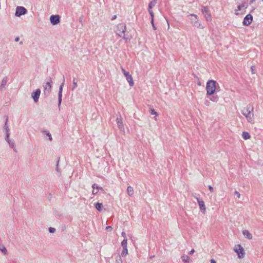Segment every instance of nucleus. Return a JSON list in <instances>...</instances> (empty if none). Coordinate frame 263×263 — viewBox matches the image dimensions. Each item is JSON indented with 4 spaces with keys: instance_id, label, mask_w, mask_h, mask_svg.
<instances>
[{
    "instance_id": "nucleus-1",
    "label": "nucleus",
    "mask_w": 263,
    "mask_h": 263,
    "mask_svg": "<svg viewBox=\"0 0 263 263\" xmlns=\"http://www.w3.org/2000/svg\"><path fill=\"white\" fill-rule=\"evenodd\" d=\"M253 111L254 107L250 104L246 106L241 111V114L246 117L248 122L251 124H254L255 123V118Z\"/></svg>"
},
{
    "instance_id": "nucleus-2",
    "label": "nucleus",
    "mask_w": 263,
    "mask_h": 263,
    "mask_svg": "<svg viewBox=\"0 0 263 263\" xmlns=\"http://www.w3.org/2000/svg\"><path fill=\"white\" fill-rule=\"evenodd\" d=\"M205 89L206 95L208 96H212L216 91L220 90V86L216 81L210 80L206 82Z\"/></svg>"
},
{
    "instance_id": "nucleus-3",
    "label": "nucleus",
    "mask_w": 263,
    "mask_h": 263,
    "mask_svg": "<svg viewBox=\"0 0 263 263\" xmlns=\"http://www.w3.org/2000/svg\"><path fill=\"white\" fill-rule=\"evenodd\" d=\"M248 7L247 3L242 2L237 4L236 7L234 9V13L236 15H241L245 13Z\"/></svg>"
},
{
    "instance_id": "nucleus-4",
    "label": "nucleus",
    "mask_w": 263,
    "mask_h": 263,
    "mask_svg": "<svg viewBox=\"0 0 263 263\" xmlns=\"http://www.w3.org/2000/svg\"><path fill=\"white\" fill-rule=\"evenodd\" d=\"M126 31V26L124 24H119L116 26L115 32L116 34L120 37L123 38L125 40H127V38L125 36V32Z\"/></svg>"
},
{
    "instance_id": "nucleus-5",
    "label": "nucleus",
    "mask_w": 263,
    "mask_h": 263,
    "mask_svg": "<svg viewBox=\"0 0 263 263\" xmlns=\"http://www.w3.org/2000/svg\"><path fill=\"white\" fill-rule=\"evenodd\" d=\"M189 16L190 17V19L193 26L201 29L204 28V27L201 25V22L196 14L191 13L189 14Z\"/></svg>"
},
{
    "instance_id": "nucleus-6",
    "label": "nucleus",
    "mask_w": 263,
    "mask_h": 263,
    "mask_svg": "<svg viewBox=\"0 0 263 263\" xmlns=\"http://www.w3.org/2000/svg\"><path fill=\"white\" fill-rule=\"evenodd\" d=\"M234 252L237 254L239 258H243L245 256L244 249L240 245H236L234 247Z\"/></svg>"
},
{
    "instance_id": "nucleus-7",
    "label": "nucleus",
    "mask_w": 263,
    "mask_h": 263,
    "mask_svg": "<svg viewBox=\"0 0 263 263\" xmlns=\"http://www.w3.org/2000/svg\"><path fill=\"white\" fill-rule=\"evenodd\" d=\"M122 71L124 74V76L126 77L127 81L128 82L129 85L130 86H133L134 85V82L133 80V77L130 73L126 71L123 67H121Z\"/></svg>"
},
{
    "instance_id": "nucleus-8",
    "label": "nucleus",
    "mask_w": 263,
    "mask_h": 263,
    "mask_svg": "<svg viewBox=\"0 0 263 263\" xmlns=\"http://www.w3.org/2000/svg\"><path fill=\"white\" fill-rule=\"evenodd\" d=\"M116 122L118 125V127L120 130L123 133H125V128L124 124L123 122V118L120 115L117 116L116 118Z\"/></svg>"
},
{
    "instance_id": "nucleus-9",
    "label": "nucleus",
    "mask_w": 263,
    "mask_h": 263,
    "mask_svg": "<svg viewBox=\"0 0 263 263\" xmlns=\"http://www.w3.org/2000/svg\"><path fill=\"white\" fill-rule=\"evenodd\" d=\"M27 11L26 9L22 6H18L16 8L15 15L17 17H20L21 16L26 14Z\"/></svg>"
},
{
    "instance_id": "nucleus-10",
    "label": "nucleus",
    "mask_w": 263,
    "mask_h": 263,
    "mask_svg": "<svg viewBox=\"0 0 263 263\" xmlns=\"http://www.w3.org/2000/svg\"><path fill=\"white\" fill-rule=\"evenodd\" d=\"M253 21V16L251 14H248L245 17L243 20V25L248 26L250 25Z\"/></svg>"
},
{
    "instance_id": "nucleus-11",
    "label": "nucleus",
    "mask_w": 263,
    "mask_h": 263,
    "mask_svg": "<svg viewBox=\"0 0 263 263\" xmlns=\"http://www.w3.org/2000/svg\"><path fill=\"white\" fill-rule=\"evenodd\" d=\"M201 11L207 21H211L212 19L211 15L207 7H204L202 8Z\"/></svg>"
},
{
    "instance_id": "nucleus-12",
    "label": "nucleus",
    "mask_w": 263,
    "mask_h": 263,
    "mask_svg": "<svg viewBox=\"0 0 263 263\" xmlns=\"http://www.w3.org/2000/svg\"><path fill=\"white\" fill-rule=\"evenodd\" d=\"M65 83V79L64 78H63V82L62 83L60 88H59V91L58 94V106L60 107L61 104L62 102V90H63V87Z\"/></svg>"
},
{
    "instance_id": "nucleus-13",
    "label": "nucleus",
    "mask_w": 263,
    "mask_h": 263,
    "mask_svg": "<svg viewBox=\"0 0 263 263\" xmlns=\"http://www.w3.org/2000/svg\"><path fill=\"white\" fill-rule=\"evenodd\" d=\"M41 95V90L40 89H36L34 91L31 93V97L33 99L34 102L36 103L39 101Z\"/></svg>"
},
{
    "instance_id": "nucleus-14",
    "label": "nucleus",
    "mask_w": 263,
    "mask_h": 263,
    "mask_svg": "<svg viewBox=\"0 0 263 263\" xmlns=\"http://www.w3.org/2000/svg\"><path fill=\"white\" fill-rule=\"evenodd\" d=\"M196 199L199 205L200 210L202 213L204 214L206 211V207L204 201L200 199L199 198H196Z\"/></svg>"
},
{
    "instance_id": "nucleus-15",
    "label": "nucleus",
    "mask_w": 263,
    "mask_h": 263,
    "mask_svg": "<svg viewBox=\"0 0 263 263\" xmlns=\"http://www.w3.org/2000/svg\"><path fill=\"white\" fill-rule=\"evenodd\" d=\"M50 21L53 25H55L60 22V16L58 15H52L50 17Z\"/></svg>"
},
{
    "instance_id": "nucleus-16",
    "label": "nucleus",
    "mask_w": 263,
    "mask_h": 263,
    "mask_svg": "<svg viewBox=\"0 0 263 263\" xmlns=\"http://www.w3.org/2000/svg\"><path fill=\"white\" fill-rule=\"evenodd\" d=\"M52 81L51 79H49V80L45 83L44 86L45 92L49 93L50 92L52 88Z\"/></svg>"
},
{
    "instance_id": "nucleus-17",
    "label": "nucleus",
    "mask_w": 263,
    "mask_h": 263,
    "mask_svg": "<svg viewBox=\"0 0 263 263\" xmlns=\"http://www.w3.org/2000/svg\"><path fill=\"white\" fill-rule=\"evenodd\" d=\"M8 82V78L7 77H4L2 79L1 83V85H0V89L1 90H3L6 88V86Z\"/></svg>"
},
{
    "instance_id": "nucleus-18",
    "label": "nucleus",
    "mask_w": 263,
    "mask_h": 263,
    "mask_svg": "<svg viewBox=\"0 0 263 263\" xmlns=\"http://www.w3.org/2000/svg\"><path fill=\"white\" fill-rule=\"evenodd\" d=\"M92 193L93 195H96L98 193L99 190H102V187L99 186L97 184H93L92 186Z\"/></svg>"
},
{
    "instance_id": "nucleus-19",
    "label": "nucleus",
    "mask_w": 263,
    "mask_h": 263,
    "mask_svg": "<svg viewBox=\"0 0 263 263\" xmlns=\"http://www.w3.org/2000/svg\"><path fill=\"white\" fill-rule=\"evenodd\" d=\"M181 259L184 263H192V260L190 257L186 255H182L181 256Z\"/></svg>"
},
{
    "instance_id": "nucleus-20",
    "label": "nucleus",
    "mask_w": 263,
    "mask_h": 263,
    "mask_svg": "<svg viewBox=\"0 0 263 263\" xmlns=\"http://www.w3.org/2000/svg\"><path fill=\"white\" fill-rule=\"evenodd\" d=\"M242 234L244 236L248 239H252L253 238L252 235L249 232L248 230H245L242 231Z\"/></svg>"
},
{
    "instance_id": "nucleus-21",
    "label": "nucleus",
    "mask_w": 263,
    "mask_h": 263,
    "mask_svg": "<svg viewBox=\"0 0 263 263\" xmlns=\"http://www.w3.org/2000/svg\"><path fill=\"white\" fill-rule=\"evenodd\" d=\"M127 193L128 195L130 197L132 196L134 193V190L133 187L131 186H128L127 187Z\"/></svg>"
},
{
    "instance_id": "nucleus-22",
    "label": "nucleus",
    "mask_w": 263,
    "mask_h": 263,
    "mask_svg": "<svg viewBox=\"0 0 263 263\" xmlns=\"http://www.w3.org/2000/svg\"><path fill=\"white\" fill-rule=\"evenodd\" d=\"M157 1L158 0H152L148 4V9H152L157 4Z\"/></svg>"
},
{
    "instance_id": "nucleus-23",
    "label": "nucleus",
    "mask_w": 263,
    "mask_h": 263,
    "mask_svg": "<svg viewBox=\"0 0 263 263\" xmlns=\"http://www.w3.org/2000/svg\"><path fill=\"white\" fill-rule=\"evenodd\" d=\"M242 137L243 139L248 140L250 138V135L249 133L246 132H243L242 134Z\"/></svg>"
},
{
    "instance_id": "nucleus-24",
    "label": "nucleus",
    "mask_w": 263,
    "mask_h": 263,
    "mask_svg": "<svg viewBox=\"0 0 263 263\" xmlns=\"http://www.w3.org/2000/svg\"><path fill=\"white\" fill-rule=\"evenodd\" d=\"M95 208L99 211H101L102 210L103 204L102 203L97 202L95 204Z\"/></svg>"
},
{
    "instance_id": "nucleus-25",
    "label": "nucleus",
    "mask_w": 263,
    "mask_h": 263,
    "mask_svg": "<svg viewBox=\"0 0 263 263\" xmlns=\"http://www.w3.org/2000/svg\"><path fill=\"white\" fill-rule=\"evenodd\" d=\"M8 143L9 145L10 148L13 149V150L16 152V148L15 146V143L13 140H12L8 142Z\"/></svg>"
},
{
    "instance_id": "nucleus-26",
    "label": "nucleus",
    "mask_w": 263,
    "mask_h": 263,
    "mask_svg": "<svg viewBox=\"0 0 263 263\" xmlns=\"http://www.w3.org/2000/svg\"><path fill=\"white\" fill-rule=\"evenodd\" d=\"M44 136L48 137L49 141H51L52 138L51 134L47 130L44 131Z\"/></svg>"
},
{
    "instance_id": "nucleus-27",
    "label": "nucleus",
    "mask_w": 263,
    "mask_h": 263,
    "mask_svg": "<svg viewBox=\"0 0 263 263\" xmlns=\"http://www.w3.org/2000/svg\"><path fill=\"white\" fill-rule=\"evenodd\" d=\"M128 253L127 248H123L121 252V255L122 256H126Z\"/></svg>"
},
{
    "instance_id": "nucleus-28",
    "label": "nucleus",
    "mask_w": 263,
    "mask_h": 263,
    "mask_svg": "<svg viewBox=\"0 0 263 263\" xmlns=\"http://www.w3.org/2000/svg\"><path fill=\"white\" fill-rule=\"evenodd\" d=\"M0 250L4 254H6L7 250L5 246L0 245Z\"/></svg>"
},
{
    "instance_id": "nucleus-29",
    "label": "nucleus",
    "mask_w": 263,
    "mask_h": 263,
    "mask_svg": "<svg viewBox=\"0 0 263 263\" xmlns=\"http://www.w3.org/2000/svg\"><path fill=\"white\" fill-rule=\"evenodd\" d=\"M121 246L123 247V248H127V239L123 240V241L121 243Z\"/></svg>"
},
{
    "instance_id": "nucleus-30",
    "label": "nucleus",
    "mask_w": 263,
    "mask_h": 263,
    "mask_svg": "<svg viewBox=\"0 0 263 263\" xmlns=\"http://www.w3.org/2000/svg\"><path fill=\"white\" fill-rule=\"evenodd\" d=\"M116 263H123L122 259L120 256H118L116 257Z\"/></svg>"
},
{
    "instance_id": "nucleus-31",
    "label": "nucleus",
    "mask_w": 263,
    "mask_h": 263,
    "mask_svg": "<svg viewBox=\"0 0 263 263\" xmlns=\"http://www.w3.org/2000/svg\"><path fill=\"white\" fill-rule=\"evenodd\" d=\"M210 100L213 102H217L218 101V97L217 96H213L210 99Z\"/></svg>"
},
{
    "instance_id": "nucleus-32",
    "label": "nucleus",
    "mask_w": 263,
    "mask_h": 263,
    "mask_svg": "<svg viewBox=\"0 0 263 263\" xmlns=\"http://www.w3.org/2000/svg\"><path fill=\"white\" fill-rule=\"evenodd\" d=\"M72 83H73V87H72V90H74L75 88H76L78 86V84H77V81L76 80V79H74L73 80V82H72Z\"/></svg>"
},
{
    "instance_id": "nucleus-33",
    "label": "nucleus",
    "mask_w": 263,
    "mask_h": 263,
    "mask_svg": "<svg viewBox=\"0 0 263 263\" xmlns=\"http://www.w3.org/2000/svg\"><path fill=\"white\" fill-rule=\"evenodd\" d=\"M4 129L5 131L6 134L10 133L9 128L8 126L7 125V122L5 123V125L4 127Z\"/></svg>"
},
{
    "instance_id": "nucleus-34",
    "label": "nucleus",
    "mask_w": 263,
    "mask_h": 263,
    "mask_svg": "<svg viewBox=\"0 0 263 263\" xmlns=\"http://www.w3.org/2000/svg\"><path fill=\"white\" fill-rule=\"evenodd\" d=\"M5 140L7 142L12 140V139L10 138V133L6 134Z\"/></svg>"
},
{
    "instance_id": "nucleus-35",
    "label": "nucleus",
    "mask_w": 263,
    "mask_h": 263,
    "mask_svg": "<svg viewBox=\"0 0 263 263\" xmlns=\"http://www.w3.org/2000/svg\"><path fill=\"white\" fill-rule=\"evenodd\" d=\"M150 112L153 115H155L156 116L158 115V114L157 113V112L155 111V110L154 109L151 108L150 109Z\"/></svg>"
},
{
    "instance_id": "nucleus-36",
    "label": "nucleus",
    "mask_w": 263,
    "mask_h": 263,
    "mask_svg": "<svg viewBox=\"0 0 263 263\" xmlns=\"http://www.w3.org/2000/svg\"><path fill=\"white\" fill-rule=\"evenodd\" d=\"M151 24H152V27L153 28V29L155 30L157 29V28L155 26V24H154V19H153V18H151Z\"/></svg>"
},
{
    "instance_id": "nucleus-37",
    "label": "nucleus",
    "mask_w": 263,
    "mask_h": 263,
    "mask_svg": "<svg viewBox=\"0 0 263 263\" xmlns=\"http://www.w3.org/2000/svg\"><path fill=\"white\" fill-rule=\"evenodd\" d=\"M148 12H149V14L151 16V17L153 18V19H154V14L153 12L152 11V9H148Z\"/></svg>"
},
{
    "instance_id": "nucleus-38",
    "label": "nucleus",
    "mask_w": 263,
    "mask_h": 263,
    "mask_svg": "<svg viewBox=\"0 0 263 263\" xmlns=\"http://www.w3.org/2000/svg\"><path fill=\"white\" fill-rule=\"evenodd\" d=\"M49 232L51 233H53L55 232V229L54 228L50 227L49 228Z\"/></svg>"
},
{
    "instance_id": "nucleus-39",
    "label": "nucleus",
    "mask_w": 263,
    "mask_h": 263,
    "mask_svg": "<svg viewBox=\"0 0 263 263\" xmlns=\"http://www.w3.org/2000/svg\"><path fill=\"white\" fill-rule=\"evenodd\" d=\"M234 194L235 195H236V196L238 197V198H240V194L239 193V192L236 191L234 192Z\"/></svg>"
},
{
    "instance_id": "nucleus-40",
    "label": "nucleus",
    "mask_w": 263,
    "mask_h": 263,
    "mask_svg": "<svg viewBox=\"0 0 263 263\" xmlns=\"http://www.w3.org/2000/svg\"><path fill=\"white\" fill-rule=\"evenodd\" d=\"M121 235L122 236V237H123L124 238V239L123 240H125V239H127L126 238V234L124 232H122L121 233Z\"/></svg>"
},
{
    "instance_id": "nucleus-41",
    "label": "nucleus",
    "mask_w": 263,
    "mask_h": 263,
    "mask_svg": "<svg viewBox=\"0 0 263 263\" xmlns=\"http://www.w3.org/2000/svg\"><path fill=\"white\" fill-rule=\"evenodd\" d=\"M208 188L211 192H213L214 191L213 187L211 185H209L208 186Z\"/></svg>"
},
{
    "instance_id": "nucleus-42",
    "label": "nucleus",
    "mask_w": 263,
    "mask_h": 263,
    "mask_svg": "<svg viewBox=\"0 0 263 263\" xmlns=\"http://www.w3.org/2000/svg\"><path fill=\"white\" fill-rule=\"evenodd\" d=\"M106 230L108 231H111L112 230V227L111 226H107L105 228Z\"/></svg>"
},
{
    "instance_id": "nucleus-43",
    "label": "nucleus",
    "mask_w": 263,
    "mask_h": 263,
    "mask_svg": "<svg viewBox=\"0 0 263 263\" xmlns=\"http://www.w3.org/2000/svg\"><path fill=\"white\" fill-rule=\"evenodd\" d=\"M194 252H195V250H194V249H192V250L189 252V254L191 255V254H193Z\"/></svg>"
},
{
    "instance_id": "nucleus-44",
    "label": "nucleus",
    "mask_w": 263,
    "mask_h": 263,
    "mask_svg": "<svg viewBox=\"0 0 263 263\" xmlns=\"http://www.w3.org/2000/svg\"><path fill=\"white\" fill-rule=\"evenodd\" d=\"M210 263H216V262L214 259H212L210 260Z\"/></svg>"
},
{
    "instance_id": "nucleus-45",
    "label": "nucleus",
    "mask_w": 263,
    "mask_h": 263,
    "mask_svg": "<svg viewBox=\"0 0 263 263\" xmlns=\"http://www.w3.org/2000/svg\"><path fill=\"white\" fill-rule=\"evenodd\" d=\"M19 40H20V37H16L15 38L14 41L15 42H18L19 41Z\"/></svg>"
},
{
    "instance_id": "nucleus-46",
    "label": "nucleus",
    "mask_w": 263,
    "mask_h": 263,
    "mask_svg": "<svg viewBox=\"0 0 263 263\" xmlns=\"http://www.w3.org/2000/svg\"><path fill=\"white\" fill-rule=\"evenodd\" d=\"M255 0H251L250 1V4H252L254 2Z\"/></svg>"
},
{
    "instance_id": "nucleus-47",
    "label": "nucleus",
    "mask_w": 263,
    "mask_h": 263,
    "mask_svg": "<svg viewBox=\"0 0 263 263\" xmlns=\"http://www.w3.org/2000/svg\"><path fill=\"white\" fill-rule=\"evenodd\" d=\"M116 15H114L113 17H112V19H115L116 18Z\"/></svg>"
},
{
    "instance_id": "nucleus-48",
    "label": "nucleus",
    "mask_w": 263,
    "mask_h": 263,
    "mask_svg": "<svg viewBox=\"0 0 263 263\" xmlns=\"http://www.w3.org/2000/svg\"><path fill=\"white\" fill-rule=\"evenodd\" d=\"M23 44V42H20V44Z\"/></svg>"
}]
</instances>
